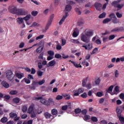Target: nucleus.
Returning a JSON list of instances; mask_svg holds the SVG:
<instances>
[{
	"label": "nucleus",
	"mask_w": 124,
	"mask_h": 124,
	"mask_svg": "<svg viewBox=\"0 0 124 124\" xmlns=\"http://www.w3.org/2000/svg\"><path fill=\"white\" fill-rule=\"evenodd\" d=\"M10 13L13 14H16L17 15V16H25L28 14V11L25 10H19L18 11L10 12Z\"/></svg>",
	"instance_id": "39448f33"
},
{
	"label": "nucleus",
	"mask_w": 124,
	"mask_h": 124,
	"mask_svg": "<svg viewBox=\"0 0 124 124\" xmlns=\"http://www.w3.org/2000/svg\"><path fill=\"white\" fill-rule=\"evenodd\" d=\"M118 5H124L123 4H120V2L114 1L111 3L112 6H118Z\"/></svg>",
	"instance_id": "5701e85b"
},
{
	"label": "nucleus",
	"mask_w": 124,
	"mask_h": 124,
	"mask_svg": "<svg viewBox=\"0 0 124 124\" xmlns=\"http://www.w3.org/2000/svg\"><path fill=\"white\" fill-rule=\"evenodd\" d=\"M115 35H111L108 37V39H109V40H112L113 39H115Z\"/></svg>",
	"instance_id": "603ef678"
},
{
	"label": "nucleus",
	"mask_w": 124,
	"mask_h": 124,
	"mask_svg": "<svg viewBox=\"0 0 124 124\" xmlns=\"http://www.w3.org/2000/svg\"><path fill=\"white\" fill-rule=\"evenodd\" d=\"M70 42L74 44H76L78 45H85V44H82L81 43L79 42V41H78V40H75L74 39H71L70 40Z\"/></svg>",
	"instance_id": "a211bd4d"
},
{
	"label": "nucleus",
	"mask_w": 124,
	"mask_h": 124,
	"mask_svg": "<svg viewBox=\"0 0 124 124\" xmlns=\"http://www.w3.org/2000/svg\"><path fill=\"white\" fill-rule=\"evenodd\" d=\"M90 119H91V117H90V116L88 115H84V121H87L89 120H90Z\"/></svg>",
	"instance_id": "ea45409f"
},
{
	"label": "nucleus",
	"mask_w": 124,
	"mask_h": 124,
	"mask_svg": "<svg viewBox=\"0 0 124 124\" xmlns=\"http://www.w3.org/2000/svg\"><path fill=\"white\" fill-rule=\"evenodd\" d=\"M97 51H98V48L96 47L95 48H93V52H91V55H93L94 54L96 53V52H97Z\"/></svg>",
	"instance_id": "49530a36"
},
{
	"label": "nucleus",
	"mask_w": 124,
	"mask_h": 124,
	"mask_svg": "<svg viewBox=\"0 0 124 124\" xmlns=\"http://www.w3.org/2000/svg\"><path fill=\"white\" fill-rule=\"evenodd\" d=\"M58 113L57 109L55 108L51 109V114L53 116H56Z\"/></svg>",
	"instance_id": "bb28decb"
},
{
	"label": "nucleus",
	"mask_w": 124,
	"mask_h": 124,
	"mask_svg": "<svg viewBox=\"0 0 124 124\" xmlns=\"http://www.w3.org/2000/svg\"><path fill=\"white\" fill-rule=\"evenodd\" d=\"M23 81H24L25 83H27V84H30V79H28L27 78H24Z\"/></svg>",
	"instance_id": "e2e57ef3"
},
{
	"label": "nucleus",
	"mask_w": 124,
	"mask_h": 124,
	"mask_svg": "<svg viewBox=\"0 0 124 124\" xmlns=\"http://www.w3.org/2000/svg\"><path fill=\"white\" fill-rule=\"evenodd\" d=\"M28 108L27 107V106H23L22 107V112H23V113H25L27 112V110Z\"/></svg>",
	"instance_id": "72a5a7b5"
},
{
	"label": "nucleus",
	"mask_w": 124,
	"mask_h": 124,
	"mask_svg": "<svg viewBox=\"0 0 124 124\" xmlns=\"http://www.w3.org/2000/svg\"><path fill=\"white\" fill-rule=\"evenodd\" d=\"M93 35V31L90 29H87L84 30V31L81 33L80 39L81 41L84 43L88 44L90 43V37Z\"/></svg>",
	"instance_id": "f257e3e1"
},
{
	"label": "nucleus",
	"mask_w": 124,
	"mask_h": 124,
	"mask_svg": "<svg viewBox=\"0 0 124 124\" xmlns=\"http://www.w3.org/2000/svg\"><path fill=\"white\" fill-rule=\"evenodd\" d=\"M8 10H9V12L10 13H14L15 12H18L19 10H25L24 9H17L16 7L15 6H12L9 7V9H8Z\"/></svg>",
	"instance_id": "ddd939ff"
},
{
	"label": "nucleus",
	"mask_w": 124,
	"mask_h": 124,
	"mask_svg": "<svg viewBox=\"0 0 124 124\" xmlns=\"http://www.w3.org/2000/svg\"><path fill=\"white\" fill-rule=\"evenodd\" d=\"M73 36H74V37H77V36H78V34L77 33V32L74 31L73 33Z\"/></svg>",
	"instance_id": "774afa93"
},
{
	"label": "nucleus",
	"mask_w": 124,
	"mask_h": 124,
	"mask_svg": "<svg viewBox=\"0 0 124 124\" xmlns=\"http://www.w3.org/2000/svg\"><path fill=\"white\" fill-rule=\"evenodd\" d=\"M16 20H17V23L19 24L24 23L23 22V20H24V19H22V17H18L16 18Z\"/></svg>",
	"instance_id": "c85d7f7f"
},
{
	"label": "nucleus",
	"mask_w": 124,
	"mask_h": 124,
	"mask_svg": "<svg viewBox=\"0 0 124 124\" xmlns=\"http://www.w3.org/2000/svg\"><path fill=\"white\" fill-rule=\"evenodd\" d=\"M46 82V80H44V79H42V80L39 81L38 82H36V83H37V84H38V85H43V84H44V83Z\"/></svg>",
	"instance_id": "c756f323"
},
{
	"label": "nucleus",
	"mask_w": 124,
	"mask_h": 124,
	"mask_svg": "<svg viewBox=\"0 0 124 124\" xmlns=\"http://www.w3.org/2000/svg\"><path fill=\"white\" fill-rule=\"evenodd\" d=\"M1 85H2V86H3V87H4V88L5 89H8L9 88V87H10L9 84L5 81H2V82H1Z\"/></svg>",
	"instance_id": "f3484780"
},
{
	"label": "nucleus",
	"mask_w": 124,
	"mask_h": 124,
	"mask_svg": "<svg viewBox=\"0 0 124 124\" xmlns=\"http://www.w3.org/2000/svg\"><path fill=\"white\" fill-rule=\"evenodd\" d=\"M82 47L84 48L85 50H91L92 49H93V45L89 44L87 45V46H82Z\"/></svg>",
	"instance_id": "4468645a"
},
{
	"label": "nucleus",
	"mask_w": 124,
	"mask_h": 124,
	"mask_svg": "<svg viewBox=\"0 0 124 124\" xmlns=\"http://www.w3.org/2000/svg\"><path fill=\"white\" fill-rule=\"evenodd\" d=\"M40 45H41V46H39L37 49H36V53H37L38 54L41 53L42 51L43 50L44 47V44L43 43V42L40 41Z\"/></svg>",
	"instance_id": "9b49d317"
},
{
	"label": "nucleus",
	"mask_w": 124,
	"mask_h": 124,
	"mask_svg": "<svg viewBox=\"0 0 124 124\" xmlns=\"http://www.w3.org/2000/svg\"><path fill=\"white\" fill-rule=\"evenodd\" d=\"M61 49H62V46H61L60 44H57V45H56V50H60Z\"/></svg>",
	"instance_id": "bf43d9fd"
},
{
	"label": "nucleus",
	"mask_w": 124,
	"mask_h": 124,
	"mask_svg": "<svg viewBox=\"0 0 124 124\" xmlns=\"http://www.w3.org/2000/svg\"><path fill=\"white\" fill-rule=\"evenodd\" d=\"M90 120H91V121L94 123H96L98 121V120L97 119V118L94 116L91 117V119H90Z\"/></svg>",
	"instance_id": "f704fd0d"
},
{
	"label": "nucleus",
	"mask_w": 124,
	"mask_h": 124,
	"mask_svg": "<svg viewBox=\"0 0 124 124\" xmlns=\"http://www.w3.org/2000/svg\"><path fill=\"white\" fill-rule=\"evenodd\" d=\"M62 97L65 98V100H69L70 99V95H69L68 93H65L64 94H63V95H62Z\"/></svg>",
	"instance_id": "a878e982"
},
{
	"label": "nucleus",
	"mask_w": 124,
	"mask_h": 124,
	"mask_svg": "<svg viewBox=\"0 0 124 124\" xmlns=\"http://www.w3.org/2000/svg\"><path fill=\"white\" fill-rule=\"evenodd\" d=\"M115 78H118L120 76V73H119L118 70H116L115 71Z\"/></svg>",
	"instance_id": "58836bf2"
},
{
	"label": "nucleus",
	"mask_w": 124,
	"mask_h": 124,
	"mask_svg": "<svg viewBox=\"0 0 124 124\" xmlns=\"http://www.w3.org/2000/svg\"><path fill=\"white\" fill-rule=\"evenodd\" d=\"M68 13H65V15L63 16V17L62 19H61V20L60 21V22L58 23V24H60V25H62L63 22H64V20H65V18H66V17H68Z\"/></svg>",
	"instance_id": "dca6fc26"
},
{
	"label": "nucleus",
	"mask_w": 124,
	"mask_h": 124,
	"mask_svg": "<svg viewBox=\"0 0 124 124\" xmlns=\"http://www.w3.org/2000/svg\"><path fill=\"white\" fill-rule=\"evenodd\" d=\"M124 32V30L118 29V28H114L111 30V32Z\"/></svg>",
	"instance_id": "aec40b11"
},
{
	"label": "nucleus",
	"mask_w": 124,
	"mask_h": 124,
	"mask_svg": "<svg viewBox=\"0 0 124 124\" xmlns=\"http://www.w3.org/2000/svg\"><path fill=\"white\" fill-rule=\"evenodd\" d=\"M35 108V105L31 104L29 107V108L27 109V111H28V113L31 114V118H36V114L35 112H33V109Z\"/></svg>",
	"instance_id": "7ed1b4c3"
},
{
	"label": "nucleus",
	"mask_w": 124,
	"mask_h": 124,
	"mask_svg": "<svg viewBox=\"0 0 124 124\" xmlns=\"http://www.w3.org/2000/svg\"><path fill=\"white\" fill-rule=\"evenodd\" d=\"M68 108H69V107L66 106V105L63 106H62V109L63 111H65Z\"/></svg>",
	"instance_id": "3c124183"
},
{
	"label": "nucleus",
	"mask_w": 124,
	"mask_h": 124,
	"mask_svg": "<svg viewBox=\"0 0 124 124\" xmlns=\"http://www.w3.org/2000/svg\"><path fill=\"white\" fill-rule=\"evenodd\" d=\"M6 122H8V118L4 117H2L1 119V122L2 123H6Z\"/></svg>",
	"instance_id": "2f4dec72"
},
{
	"label": "nucleus",
	"mask_w": 124,
	"mask_h": 124,
	"mask_svg": "<svg viewBox=\"0 0 124 124\" xmlns=\"http://www.w3.org/2000/svg\"><path fill=\"white\" fill-rule=\"evenodd\" d=\"M19 101H20L19 98L17 97L13 99V102H14V103L17 104L19 103Z\"/></svg>",
	"instance_id": "7c9ffc66"
},
{
	"label": "nucleus",
	"mask_w": 124,
	"mask_h": 124,
	"mask_svg": "<svg viewBox=\"0 0 124 124\" xmlns=\"http://www.w3.org/2000/svg\"><path fill=\"white\" fill-rule=\"evenodd\" d=\"M94 7H95V8H96V10L97 11H101L102 4L96 2L95 3V4H94Z\"/></svg>",
	"instance_id": "2eb2a0df"
},
{
	"label": "nucleus",
	"mask_w": 124,
	"mask_h": 124,
	"mask_svg": "<svg viewBox=\"0 0 124 124\" xmlns=\"http://www.w3.org/2000/svg\"><path fill=\"white\" fill-rule=\"evenodd\" d=\"M17 93V92L16 91H11L10 92V95H15Z\"/></svg>",
	"instance_id": "680f3d73"
},
{
	"label": "nucleus",
	"mask_w": 124,
	"mask_h": 124,
	"mask_svg": "<svg viewBox=\"0 0 124 124\" xmlns=\"http://www.w3.org/2000/svg\"><path fill=\"white\" fill-rule=\"evenodd\" d=\"M88 94H87V93H84L83 94H81V97L83 98H87L88 96Z\"/></svg>",
	"instance_id": "5fc2aeb1"
},
{
	"label": "nucleus",
	"mask_w": 124,
	"mask_h": 124,
	"mask_svg": "<svg viewBox=\"0 0 124 124\" xmlns=\"http://www.w3.org/2000/svg\"><path fill=\"white\" fill-rule=\"evenodd\" d=\"M84 92V90L82 88H79L77 90H75L73 91L74 93V96H78L79 94L83 93Z\"/></svg>",
	"instance_id": "1a4fd4ad"
},
{
	"label": "nucleus",
	"mask_w": 124,
	"mask_h": 124,
	"mask_svg": "<svg viewBox=\"0 0 124 124\" xmlns=\"http://www.w3.org/2000/svg\"><path fill=\"white\" fill-rule=\"evenodd\" d=\"M32 99L34 100H42L45 99H43V97L41 96L38 97H34V98H33Z\"/></svg>",
	"instance_id": "c03bdc74"
},
{
	"label": "nucleus",
	"mask_w": 124,
	"mask_h": 124,
	"mask_svg": "<svg viewBox=\"0 0 124 124\" xmlns=\"http://www.w3.org/2000/svg\"><path fill=\"white\" fill-rule=\"evenodd\" d=\"M116 113H117V117L123 124H124V117L121 116V113H122V110L120 108H116Z\"/></svg>",
	"instance_id": "423d86ee"
},
{
	"label": "nucleus",
	"mask_w": 124,
	"mask_h": 124,
	"mask_svg": "<svg viewBox=\"0 0 124 124\" xmlns=\"http://www.w3.org/2000/svg\"><path fill=\"white\" fill-rule=\"evenodd\" d=\"M54 19V15L52 14L50 16V17L49 18L48 20V22L46 23V31H47L49 29V27L50 25H51V22H52V19Z\"/></svg>",
	"instance_id": "6e6552de"
},
{
	"label": "nucleus",
	"mask_w": 124,
	"mask_h": 124,
	"mask_svg": "<svg viewBox=\"0 0 124 124\" xmlns=\"http://www.w3.org/2000/svg\"><path fill=\"white\" fill-rule=\"evenodd\" d=\"M5 76L9 81L13 80L14 79V78H15V76H16V78H17L18 79H22V78L24 77L23 74H19L18 73H17L15 74V75H14L13 71H11V70H8V71H7V73H5Z\"/></svg>",
	"instance_id": "f03ea898"
},
{
	"label": "nucleus",
	"mask_w": 124,
	"mask_h": 124,
	"mask_svg": "<svg viewBox=\"0 0 124 124\" xmlns=\"http://www.w3.org/2000/svg\"><path fill=\"white\" fill-rule=\"evenodd\" d=\"M47 53H48V55H49V56L46 58L47 61H51V60L54 59V55H55L54 51L49 50L48 52H47Z\"/></svg>",
	"instance_id": "9d476101"
},
{
	"label": "nucleus",
	"mask_w": 124,
	"mask_h": 124,
	"mask_svg": "<svg viewBox=\"0 0 124 124\" xmlns=\"http://www.w3.org/2000/svg\"><path fill=\"white\" fill-rule=\"evenodd\" d=\"M105 15H106V14H105V13H102V14L99 15V16H98V18H104V17H105Z\"/></svg>",
	"instance_id": "c9c22d12"
},
{
	"label": "nucleus",
	"mask_w": 124,
	"mask_h": 124,
	"mask_svg": "<svg viewBox=\"0 0 124 124\" xmlns=\"http://www.w3.org/2000/svg\"><path fill=\"white\" fill-rule=\"evenodd\" d=\"M10 118L14 119V121L16 122L19 120V117H17V114L14 112H10L9 113Z\"/></svg>",
	"instance_id": "f8f14e48"
},
{
	"label": "nucleus",
	"mask_w": 124,
	"mask_h": 124,
	"mask_svg": "<svg viewBox=\"0 0 124 124\" xmlns=\"http://www.w3.org/2000/svg\"><path fill=\"white\" fill-rule=\"evenodd\" d=\"M74 112L75 114H79L80 112H82V110L80 108H76L75 109Z\"/></svg>",
	"instance_id": "a19ab883"
},
{
	"label": "nucleus",
	"mask_w": 124,
	"mask_h": 124,
	"mask_svg": "<svg viewBox=\"0 0 124 124\" xmlns=\"http://www.w3.org/2000/svg\"><path fill=\"white\" fill-rule=\"evenodd\" d=\"M55 64H56V62L54 60L50 61V62H49V63H48V65H49V67L54 66Z\"/></svg>",
	"instance_id": "cd10ccee"
},
{
	"label": "nucleus",
	"mask_w": 124,
	"mask_h": 124,
	"mask_svg": "<svg viewBox=\"0 0 124 124\" xmlns=\"http://www.w3.org/2000/svg\"><path fill=\"white\" fill-rule=\"evenodd\" d=\"M31 17V16H30V15H28L25 17L22 18V20H24L25 21V22L27 23L28 21H29L30 19V17Z\"/></svg>",
	"instance_id": "4be33fe9"
},
{
	"label": "nucleus",
	"mask_w": 124,
	"mask_h": 124,
	"mask_svg": "<svg viewBox=\"0 0 124 124\" xmlns=\"http://www.w3.org/2000/svg\"><path fill=\"white\" fill-rule=\"evenodd\" d=\"M37 76L38 77H41L42 75H43V72L42 71H37Z\"/></svg>",
	"instance_id": "0e129e2a"
},
{
	"label": "nucleus",
	"mask_w": 124,
	"mask_h": 124,
	"mask_svg": "<svg viewBox=\"0 0 124 124\" xmlns=\"http://www.w3.org/2000/svg\"><path fill=\"white\" fill-rule=\"evenodd\" d=\"M44 37V35L43 34L40 35V36H38L37 37H36V41L42 39H43Z\"/></svg>",
	"instance_id": "4c0bfd02"
},
{
	"label": "nucleus",
	"mask_w": 124,
	"mask_h": 124,
	"mask_svg": "<svg viewBox=\"0 0 124 124\" xmlns=\"http://www.w3.org/2000/svg\"><path fill=\"white\" fill-rule=\"evenodd\" d=\"M37 66L38 67V68L40 69H41L42 68H43V64H42L41 62H38L37 64Z\"/></svg>",
	"instance_id": "052dcab7"
},
{
	"label": "nucleus",
	"mask_w": 124,
	"mask_h": 124,
	"mask_svg": "<svg viewBox=\"0 0 124 124\" xmlns=\"http://www.w3.org/2000/svg\"><path fill=\"white\" fill-rule=\"evenodd\" d=\"M110 20L109 18H106L103 20V24L109 23V22H110Z\"/></svg>",
	"instance_id": "4d7b16f0"
},
{
	"label": "nucleus",
	"mask_w": 124,
	"mask_h": 124,
	"mask_svg": "<svg viewBox=\"0 0 124 124\" xmlns=\"http://www.w3.org/2000/svg\"><path fill=\"white\" fill-rule=\"evenodd\" d=\"M88 81V78H84L83 80L82 81V86L83 87L87 88L88 89H91V84L90 83H88L87 84V82Z\"/></svg>",
	"instance_id": "0eeeda50"
},
{
	"label": "nucleus",
	"mask_w": 124,
	"mask_h": 124,
	"mask_svg": "<svg viewBox=\"0 0 124 124\" xmlns=\"http://www.w3.org/2000/svg\"><path fill=\"white\" fill-rule=\"evenodd\" d=\"M109 19H110V21H111L112 23H114V24H117L118 23H120V19H118L117 17L115 16V14L111 13L109 15Z\"/></svg>",
	"instance_id": "20e7f679"
},
{
	"label": "nucleus",
	"mask_w": 124,
	"mask_h": 124,
	"mask_svg": "<svg viewBox=\"0 0 124 124\" xmlns=\"http://www.w3.org/2000/svg\"><path fill=\"white\" fill-rule=\"evenodd\" d=\"M113 89V86L111 85L109 87L107 90V93H109V92H112V89Z\"/></svg>",
	"instance_id": "e433bc0d"
},
{
	"label": "nucleus",
	"mask_w": 124,
	"mask_h": 124,
	"mask_svg": "<svg viewBox=\"0 0 124 124\" xmlns=\"http://www.w3.org/2000/svg\"><path fill=\"white\" fill-rule=\"evenodd\" d=\"M63 97H64L62 96V95H57V96H56V100H62Z\"/></svg>",
	"instance_id": "a18cd8bd"
},
{
	"label": "nucleus",
	"mask_w": 124,
	"mask_h": 124,
	"mask_svg": "<svg viewBox=\"0 0 124 124\" xmlns=\"http://www.w3.org/2000/svg\"><path fill=\"white\" fill-rule=\"evenodd\" d=\"M62 58H63V59L65 60V59H68L69 58V56L66 55L64 54H62Z\"/></svg>",
	"instance_id": "864d4df0"
},
{
	"label": "nucleus",
	"mask_w": 124,
	"mask_h": 124,
	"mask_svg": "<svg viewBox=\"0 0 124 124\" xmlns=\"http://www.w3.org/2000/svg\"><path fill=\"white\" fill-rule=\"evenodd\" d=\"M51 115V114H50L49 113V112H44V114H43L44 117H45L46 119H50V118L52 116Z\"/></svg>",
	"instance_id": "6ab92c4d"
},
{
	"label": "nucleus",
	"mask_w": 124,
	"mask_h": 124,
	"mask_svg": "<svg viewBox=\"0 0 124 124\" xmlns=\"http://www.w3.org/2000/svg\"><path fill=\"white\" fill-rule=\"evenodd\" d=\"M70 62H71V63H73V64H74V66H75V67H76V68H82V66L80 65L79 64H77L76 62L71 61H70Z\"/></svg>",
	"instance_id": "412c9836"
},
{
	"label": "nucleus",
	"mask_w": 124,
	"mask_h": 124,
	"mask_svg": "<svg viewBox=\"0 0 124 124\" xmlns=\"http://www.w3.org/2000/svg\"><path fill=\"white\" fill-rule=\"evenodd\" d=\"M93 42H95V43L97 45H101V40L99 39L96 40V41Z\"/></svg>",
	"instance_id": "69168bd1"
},
{
	"label": "nucleus",
	"mask_w": 124,
	"mask_h": 124,
	"mask_svg": "<svg viewBox=\"0 0 124 124\" xmlns=\"http://www.w3.org/2000/svg\"><path fill=\"white\" fill-rule=\"evenodd\" d=\"M39 24H38V23H37L36 22H34L31 25V27H39Z\"/></svg>",
	"instance_id": "13d9d810"
},
{
	"label": "nucleus",
	"mask_w": 124,
	"mask_h": 124,
	"mask_svg": "<svg viewBox=\"0 0 124 124\" xmlns=\"http://www.w3.org/2000/svg\"><path fill=\"white\" fill-rule=\"evenodd\" d=\"M42 104H44V105H46V106H50V104H54V103H50V102H42L41 103Z\"/></svg>",
	"instance_id": "de8ad7c7"
},
{
	"label": "nucleus",
	"mask_w": 124,
	"mask_h": 124,
	"mask_svg": "<svg viewBox=\"0 0 124 124\" xmlns=\"http://www.w3.org/2000/svg\"><path fill=\"white\" fill-rule=\"evenodd\" d=\"M123 6H124V5H118L112 6V7L117 8V11L121 10V9H122V8H123Z\"/></svg>",
	"instance_id": "393cba45"
},
{
	"label": "nucleus",
	"mask_w": 124,
	"mask_h": 124,
	"mask_svg": "<svg viewBox=\"0 0 124 124\" xmlns=\"http://www.w3.org/2000/svg\"><path fill=\"white\" fill-rule=\"evenodd\" d=\"M61 56H62V55H61V54H55L54 57L56 59H59L61 58Z\"/></svg>",
	"instance_id": "8fccbe9b"
},
{
	"label": "nucleus",
	"mask_w": 124,
	"mask_h": 124,
	"mask_svg": "<svg viewBox=\"0 0 124 124\" xmlns=\"http://www.w3.org/2000/svg\"><path fill=\"white\" fill-rule=\"evenodd\" d=\"M30 72H31V75H35V73H37V72H36V70L33 68H31V71H30Z\"/></svg>",
	"instance_id": "6e6d98bb"
},
{
	"label": "nucleus",
	"mask_w": 124,
	"mask_h": 124,
	"mask_svg": "<svg viewBox=\"0 0 124 124\" xmlns=\"http://www.w3.org/2000/svg\"><path fill=\"white\" fill-rule=\"evenodd\" d=\"M100 82H101V79H99V78H96V79H95V84L96 85H99V83Z\"/></svg>",
	"instance_id": "473e14b6"
},
{
	"label": "nucleus",
	"mask_w": 124,
	"mask_h": 124,
	"mask_svg": "<svg viewBox=\"0 0 124 124\" xmlns=\"http://www.w3.org/2000/svg\"><path fill=\"white\" fill-rule=\"evenodd\" d=\"M37 14H38V12L37 11H32L31 12V16H37Z\"/></svg>",
	"instance_id": "09e8293b"
},
{
	"label": "nucleus",
	"mask_w": 124,
	"mask_h": 124,
	"mask_svg": "<svg viewBox=\"0 0 124 124\" xmlns=\"http://www.w3.org/2000/svg\"><path fill=\"white\" fill-rule=\"evenodd\" d=\"M122 14H120V13L117 12L116 13V15H115V17H117L118 18H122Z\"/></svg>",
	"instance_id": "37998d69"
},
{
	"label": "nucleus",
	"mask_w": 124,
	"mask_h": 124,
	"mask_svg": "<svg viewBox=\"0 0 124 124\" xmlns=\"http://www.w3.org/2000/svg\"><path fill=\"white\" fill-rule=\"evenodd\" d=\"M65 11L68 12H70L71 11V6L70 5H65Z\"/></svg>",
	"instance_id": "b1692460"
},
{
	"label": "nucleus",
	"mask_w": 124,
	"mask_h": 124,
	"mask_svg": "<svg viewBox=\"0 0 124 124\" xmlns=\"http://www.w3.org/2000/svg\"><path fill=\"white\" fill-rule=\"evenodd\" d=\"M108 40H109V38H108V36L103 37V43L107 42V41H108Z\"/></svg>",
	"instance_id": "338daca9"
},
{
	"label": "nucleus",
	"mask_w": 124,
	"mask_h": 124,
	"mask_svg": "<svg viewBox=\"0 0 124 124\" xmlns=\"http://www.w3.org/2000/svg\"><path fill=\"white\" fill-rule=\"evenodd\" d=\"M96 96H97L98 97H101L102 96H103V93H102V92H97V93H96Z\"/></svg>",
	"instance_id": "79ce46f5"
}]
</instances>
